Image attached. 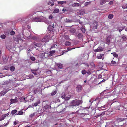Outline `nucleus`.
<instances>
[{"label": "nucleus", "instance_id": "f257e3e1", "mask_svg": "<svg viewBox=\"0 0 127 127\" xmlns=\"http://www.w3.org/2000/svg\"><path fill=\"white\" fill-rule=\"evenodd\" d=\"M28 19L27 18L24 19L23 20V23H24V26H23L22 27V33L23 35H26L25 37H24L25 39H29L34 40L36 39V37L35 36H32V35L30 34L29 36H28V35L29 34V31L28 29H26L25 26L26 25L29 23L28 21Z\"/></svg>", "mask_w": 127, "mask_h": 127}, {"label": "nucleus", "instance_id": "f03ea898", "mask_svg": "<svg viewBox=\"0 0 127 127\" xmlns=\"http://www.w3.org/2000/svg\"><path fill=\"white\" fill-rule=\"evenodd\" d=\"M83 102L82 100L75 99L72 101L71 104L72 105L74 106H78L81 104Z\"/></svg>", "mask_w": 127, "mask_h": 127}, {"label": "nucleus", "instance_id": "7ed1b4c3", "mask_svg": "<svg viewBox=\"0 0 127 127\" xmlns=\"http://www.w3.org/2000/svg\"><path fill=\"white\" fill-rule=\"evenodd\" d=\"M43 18L44 17L43 16H40L37 17H35L32 18V21L33 22H40L43 21Z\"/></svg>", "mask_w": 127, "mask_h": 127}, {"label": "nucleus", "instance_id": "20e7f679", "mask_svg": "<svg viewBox=\"0 0 127 127\" xmlns=\"http://www.w3.org/2000/svg\"><path fill=\"white\" fill-rule=\"evenodd\" d=\"M9 57L7 56H5L3 57V62L4 64L7 63L8 61Z\"/></svg>", "mask_w": 127, "mask_h": 127}, {"label": "nucleus", "instance_id": "39448f33", "mask_svg": "<svg viewBox=\"0 0 127 127\" xmlns=\"http://www.w3.org/2000/svg\"><path fill=\"white\" fill-rule=\"evenodd\" d=\"M90 118V116L89 114H87L85 115L83 119L85 121H88L89 120Z\"/></svg>", "mask_w": 127, "mask_h": 127}, {"label": "nucleus", "instance_id": "423d86ee", "mask_svg": "<svg viewBox=\"0 0 127 127\" xmlns=\"http://www.w3.org/2000/svg\"><path fill=\"white\" fill-rule=\"evenodd\" d=\"M17 97H15L14 99H10L11 102H10V104H11L12 103H14L18 101V100L17 99Z\"/></svg>", "mask_w": 127, "mask_h": 127}, {"label": "nucleus", "instance_id": "0eeeda50", "mask_svg": "<svg viewBox=\"0 0 127 127\" xmlns=\"http://www.w3.org/2000/svg\"><path fill=\"white\" fill-rule=\"evenodd\" d=\"M103 48L102 47H98L97 49H95L94 51L95 52H98L102 51L103 50Z\"/></svg>", "mask_w": 127, "mask_h": 127}, {"label": "nucleus", "instance_id": "6e6552de", "mask_svg": "<svg viewBox=\"0 0 127 127\" xmlns=\"http://www.w3.org/2000/svg\"><path fill=\"white\" fill-rule=\"evenodd\" d=\"M82 87L81 85L77 86L76 88V91L78 92H79L81 91L82 89Z\"/></svg>", "mask_w": 127, "mask_h": 127}, {"label": "nucleus", "instance_id": "1a4fd4ad", "mask_svg": "<svg viewBox=\"0 0 127 127\" xmlns=\"http://www.w3.org/2000/svg\"><path fill=\"white\" fill-rule=\"evenodd\" d=\"M71 6L73 7H80L81 6V4L80 3H74L71 4Z\"/></svg>", "mask_w": 127, "mask_h": 127}, {"label": "nucleus", "instance_id": "9d476101", "mask_svg": "<svg viewBox=\"0 0 127 127\" xmlns=\"http://www.w3.org/2000/svg\"><path fill=\"white\" fill-rule=\"evenodd\" d=\"M97 23L96 22H94L92 25V26L93 27V29H97Z\"/></svg>", "mask_w": 127, "mask_h": 127}, {"label": "nucleus", "instance_id": "9b49d317", "mask_svg": "<svg viewBox=\"0 0 127 127\" xmlns=\"http://www.w3.org/2000/svg\"><path fill=\"white\" fill-rule=\"evenodd\" d=\"M85 110L84 109H81L77 111V112L79 113V115L82 114L84 112Z\"/></svg>", "mask_w": 127, "mask_h": 127}, {"label": "nucleus", "instance_id": "f8f14e48", "mask_svg": "<svg viewBox=\"0 0 127 127\" xmlns=\"http://www.w3.org/2000/svg\"><path fill=\"white\" fill-rule=\"evenodd\" d=\"M8 91V90L7 89L4 90L3 91L0 92V95H3L6 93H7Z\"/></svg>", "mask_w": 127, "mask_h": 127}, {"label": "nucleus", "instance_id": "ddd939ff", "mask_svg": "<svg viewBox=\"0 0 127 127\" xmlns=\"http://www.w3.org/2000/svg\"><path fill=\"white\" fill-rule=\"evenodd\" d=\"M18 111L17 110L15 109L11 111V113L12 115H16L17 114Z\"/></svg>", "mask_w": 127, "mask_h": 127}, {"label": "nucleus", "instance_id": "4468645a", "mask_svg": "<svg viewBox=\"0 0 127 127\" xmlns=\"http://www.w3.org/2000/svg\"><path fill=\"white\" fill-rule=\"evenodd\" d=\"M40 102V100L39 99H38L37 100V101L36 102L33 103L32 104V105L36 106L38 104H39Z\"/></svg>", "mask_w": 127, "mask_h": 127}, {"label": "nucleus", "instance_id": "2eb2a0df", "mask_svg": "<svg viewBox=\"0 0 127 127\" xmlns=\"http://www.w3.org/2000/svg\"><path fill=\"white\" fill-rule=\"evenodd\" d=\"M104 54H101L99 55H98L97 56V58L98 59H102L103 60V57L104 56Z\"/></svg>", "mask_w": 127, "mask_h": 127}, {"label": "nucleus", "instance_id": "dca6fc26", "mask_svg": "<svg viewBox=\"0 0 127 127\" xmlns=\"http://www.w3.org/2000/svg\"><path fill=\"white\" fill-rule=\"evenodd\" d=\"M56 51L55 50H52L49 52V53L50 54H49L47 55V56H52L53 54L55 53Z\"/></svg>", "mask_w": 127, "mask_h": 127}, {"label": "nucleus", "instance_id": "f3484780", "mask_svg": "<svg viewBox=\"0 0 127 127\" xmlns=\"http://www.w3.org/2000/svg\"><path fill=\"white\" fill-rule=\"evenodd\" d=\"M78 38L79 39H81L83 37V35L81 33H79L77 35Z\"/></svg>", "mask_w": 127, "mask_h": 127}, {"label": "nucleus", "instance_id": "a211bd4d", "mask_svg": "<svg viewBox=\"0 0 127 127\" xmlns=\"http://www.w3.org/2000/svg\"><path fill=\"white\" fill-rule=\"evenodd\" d=\"M51 37L50 35H47L45 36L43 39L45 40H48L49 39H51Z\"/></svg>", "mask_w": 127, "mask_h": 127}, {"label": "nucleus", "instance_id": "6ab92c4d", "mask_svg": "<svg viewBox=\"0 0 127 127\" xmlns=\"http://www.w3.org/2000/svg\"><path fill=\"white\" fill-rule=\"evenodd\" d=\"M69 32L71 33H74L75 32L76 30L74 28L71 29L70 30Z\"/></svg>", "mask_w": 127, "mask_h": 127}, {"label": "nucleus", "instance_id": "aec40b11", "mask_svg": "<svg viewBox=\"0 0 127 127\" xmlns=\"http://www.w3.org/2000/svg\"><path fill=\"white\" fill-rule=\"evenodd\" d=\"M106 2L105 0H100V5H102Z\"/></svg>", "mask_w": 127, "mask_h": 127}, {"label": "nucleus", "instance_id": "412c9836", "mask_svg": "<svg viewBox=\"0 0 127 127\" xmlns=\"http://www.w3.org/2000/svg\"><path fill=\"white\" fill-rule=\"evenodd\" d=\"M125 119V118H120L118 119L117 120L118 122H121L124 121Z\"/></svg>", "mask_w": 127, "mask_h": 127}, {"label": "nucleus", "instance_id": "4be33fe9", "mask_svg": "<svg viewBox=\"0 0 127 127\" xmlns=\"http://www.w3.org/2000/svg\"><path fill=\"white\" fill-rule=\"evenodd\" d=\"M71 44V42L68 41H66L65 43V45L66 46H69Z\"/></svg>", "mask_w": 127, "mask_h": 127}, {"label": "nucleus", "instance_id": "5701e85b", "mask_svg": "<svg viewBox=\"0 0 127 127\" xmlns=\"http://www.w3.org/2000/svg\"><path fill=\"white\" fill-rule=\"evenodd\" d=\"M54 2H51V1H49L48 3V5H50L51 6H53L54 5Z\"/></svg>", "mask_w": 127, "mask_h": 127}, {"label": "nucleus", "instance_id": "b1692460", "mask_svg": "<svg viewBox=\"0 0 127 127\" xmlns=\"http://www.w3.org/2000/svg\"><path fill=\"white\" fill-rule=\"evenodd\" d=\"M124 29V27H120L118 28V30L119 32H120L122 31Z\"/></svg>", "mask_w": 127, "mask_h": 127}, {"label": "nucleus", "instance_id": "393cba45", "mask_svg": "<svg viewBox=\"0 0 127 127\" xmlns=\"http://www.w3.org/2000/svg\"><path fill=\"white\" fill-rule=\"evenodd\" d=\"M57 66L58 68H62L63 67V66L62 64L61 63L57 64Z\"/></svg>", "mask_w": 127, "mask_h": 127}, {"label": "nucleus", "instance_id": "a878e982", "mask_svg": "<svg viewBox=\"0 0 127 127\" xmlns=\"http://www.w3.org/2000/svg\"><path fill=\"white\" fill-rule=\"evenodd\" d=\"M37 71V69H36L35 70H32V72L33 74H34L35 75H37V74L36 72Z\"/></svg>", "mask_w": 127, "mask_h": 127}, {"label": "nucleus", "instance_id": "bb28decb", "mask_svg": "<svg viewBox=\"0 0 127 127\" xmlns=\"http://www.w3.org/2000/svg\"><path fill=\"white\" fill-rule=\"evenodd\" d=\"M80 12L81 14L83 15L85 13V10L84 9H82L80 11Z\"/></svg>", "mask_w": 127, "mask_h": 127}, {"label": "nucleus", "instance_id": "cd10ccee", "mask_svg": "<svg viewBox=\"0 0 127 127\" xmlns=\"http://www.w3.org/2000/svg\"><path fill=\"white\" fill-rule=\"evenodd\" d=\"M23 112L22 111H19L18 112L17 114H16V115H23Z\"/></svg>", "mask_w": 127, "mask_h": 127}, {"label": "nucleus", "instance_id": "c85d7f7f", "mask_svg": "<svg viewBox=\"0 0 127 127\" xmlns=\"http://www.w3.org/2000/svg\"><path fill=\"white\" fill-rule=\"evenodd\" d=\"M81 30L82 32L83 33H85L86 32V29L83 27H82L81 28Z\"/></svg>", "mask_w": 127, "mask_h": 127}, {"label": "nucleus", "instance_id": "c756f323", "mask_svg": "<svg viewBox=\"0 0 127 127\" xmlns=\"http://www.w3.org/2000/svg\"><path fill=\"white\" fill-rule=\"evenodd\" d=\"M10 69L11 71H13L15 69V67L14 66H11L10 68Z\"/></svg>", "mask_w": 127, "mask_h": 127}, {"label": "nucleus", "instance_id": "7c9ffc66", "mask_svg": "<svg viewBox=\"0 0 127 127\" xmlns=\"http://www.w3.org/2000/svg\"><path fill=\"white\" fill-rule=\"evenodd\" d=\"M66 1H59L58 2V3L59 4H62L64 3H66Z\"/></svg>", "mask_w": 127, "mask_h": 127}, {"label": "nucleus", "instance_id": "2f4dec72", "mask_svg": "<svg viewBox=\"0 0 127 127\" xmlns=\"http://www.w3.org/2000/svg\"><path fill=\"white\" fill-rule=\"evenodd\" d=\"M113 17V15L112 14H110L108 16V18L110 19H111Z\"/></svg>", "mask_w": 127, "mask_h": 127}, {"label": "nucleus", "instance_id": "473e14b6", "mask_svg": "<svg viewBox=\"0 0 127 127\" xmlns=\"http://www.w3.org/2000/svg\"><path fill=\"white\" fill-rule=\"evenodd\" d=\"M59 11V10L57 8L55 9L53 12L54 13H58Z\"/></svg>", "mask_w": 127, "mask_h": 127}, {"label": "nucleus", "instance_id": "72a5a7b5", "mask_svg": "<svg viewBox=\"0 0 127 127\" xmlns=\"http://www.w3.org/2000/svg\"><path fill=\"white\" fill-rule=\"evenodd\" d=\"M19 40H14V41H13V46L14 47H15V44L16 43V42L17 43H18L19 42Z\"/></svg>", "mask_w": 127, "mask_h": 127}, {"label": "nucleus", "instance_id": "f704fd0d", "mask_svg": "<svg viewBox=\"0 0 127 127\" xmlns=\"http://www.w3.org/2000/svg\"><path fill=\"white\" fill-rule=\"evenodd\" d=\"M61 97L63 98H65V93H62L61 94Z\"/></svg>", "mask_w": 127, "mask_h": 127}, {"label": "nucleus", "instance_id": "c9c22d12", "mask_svg": "<svg viewBox=\"0 0 127 127\" xmlns=\"http://www.w3.org/2000/svg\"><path fill=\"white\" fill-rule=\"evenodd\" d=\"M87 72V71L85 69L83 70L82 71V73L83 75L85 74Z\"/></svg>", "mask_w": 127, "mask_h": 127}, {"label": "nucleus", "instance_id": "e433bc0d", "mask_svg": "<svg viewBox=\"0 0 127 127\" xmlns=\"http://www.w3.org/2000/svg\"><path fill=\"white\" fill-rule=\"evenodd\" d=\"M86 114V113H84L82 114H81V115H80L79 116L81 118L83 119V118H84L85 115Z\"/></svg>", "mask_w": 127, "mask_h": 127}, {"label": "nucleus", "instance_id": "4c0bfd02", "mask_svg": "<svg viewBox=\"0 0 127 127\" xmlns=\"http://www.w3.org/2000/svg\"><path fill=\"white\" fill-rule=\"evenodd\" d=\"M73 22V21L72 20L69 19H67L65 21V22L66 23H72V22Z\"/></svg>", "mask_w": 127, "mask_h": 127}, {"label": "nucleus", "instance_id": "58836bf2", "mask_svg": "<svg viewBox=\"0 0 127 127\" xmlns=\"http://www.w3.org/2000/svg\"><path fill=\"white\" fill-rule=\"evenodd\" d=\"M57 44H53L52 46L51 47V48L50 49V50H51L52 48H54L55 47V45L57 46Z\"/></svg>", "mask_w": 127, "mask_h": 127}, {"label": "nucleus", "instance_id": "ea45409f", "mask_svg": "<svg viewBox=\"0 0 127 127\" xmlns=\"http://www.w3.org/2000/svg\"><path fill=\"white\" fill-rule=\"evenodd\" d=\"M30 59L32 61H34L35 60V58L33 56L31 57H30Z\"/></svg>", "mask_w": 127, "mask_h": 127}, {"label": "nucleus", "instance_id": "a19ab883", "mask_svg": "<svg viewBox=\"0 0 127 127\" xmlns=\"http://www.w3.org/2000/svg\"><path fill=\"white\" fill-rule=\"evenodd\" d=\"M34 45H35V46H39L40 45H41V44L40 43L38 44V43H34Z\"/></svg>", "mask_w": 127, "mask_h": 127}, {"label": "nucleus", "instance_id": "79ce46f5", "mask_svg": "<svg viewBox=\"0 0 127 127\" xmlns=\"http://www.w3.org/2000/svg\"><path fill=\"white\" fill-rule=\"evenodd\" d=\"M6 37V36L4 34L0 36V37L3 39H4Z\"/></svg>", "mask_w": 127, "mask_h": 127}, {"label": "nucleus", "instance_id": "37998d69", "mask_svg": "<svg viewBox=\"0 0 127 127\" xmlns=\"http://www.w3.org/2000/svg\"><path fill=\"white\" fill-rule=\"evenodd\" d=\"M107 107V105H104L103 106H101V108L103 110H105L106 109H103V108H105L106 107Z\"/></svg>", "mask_w": 127, "mask_h": 127}, {"label": "nucleus", "instance_id": "c03bdc74", "mask_svg": "<svg viewBox=\"0 0 127 127\" xmlns=\"http://www.w3.org/2000/svg\"><path fill=\"white\" fill-rule=\"evenodd\" d=\"M65 100L66 101L69 100L70 99V97H66L64 98Z\"/></svg>", "mask_w": 127, "mask_h": 127}, {"label": "nucleus", "instance_id": "a18cd8bd", "mask_svg": "<svg viewBox=\"0 0 127 127\" xmlns=\"http://www.w3.org/2000/svg\"><path fill=\"white\" fill-rule=\"evenodd\" d=\"M56 93V91H54L52 92L51 93V95L52 96L54 95Z\"/></svg>", "mask_w": 127, "mask_h": 127}, {"label": "nucleus", "instance_id": "49530a36", "mask_svg": "<svg viewBox=\"0 0 127 127\" xmlns=\"http://www.w3.org/2000/svg\"><path fill=\"white\" fill-rule=\"evenodd\" d=\"M10 33V34L11 35H14L15 34V32L14 31H11Z\"/></svg>", "mask_w": 127, "mask_h": 127}, {"label": "nucleus", "instance_id": "de8ad7c7", "mask_svg": "<svg viewBox=\"0 0 127 127\" xmlns=\"http://www.w3.org/2000/svg\"><path fill=\"white\" fill-rule=\"evenodd\" d=\"M122 8L124 9H126L127 8V5L126 4L125 5H123L122 6Z\"/></svg>", "mask_w": 127, "mask_h": 127}, {"label": "nucleus", "instance_id": "09e8293b", "mask_svg": "<svg viewBox=\"0 0 127 127\" xmlns=\"http://www.w3.org/2000/svg\"><path fill=\"white\" fill-rule=\"evenodd\" d=\"M90 2H85V6H86L89 4H90Z\"/></svg>", "mask_w": 127, "mask_h": 127}, {"label": "nucleus", "instance_id": "8fccbe9b", "mask_svg": "<svg viewBox=\"0 0 127 127\" xmlns=\"http://www.w3.org/2000/svg\"><path fill=\"white\" fill-rule=\"evenodd\" d=\"M87 74H88V75H90L91 74V72L90 71V70L89 69V70H88L87 72Z\"/></svg>", "mask_w": 127, "mask_h": 127}, {"label": "nucleus", "instance_id": "3c124183", "mask_svg": "<svg viewBox=\"0 0 127 127\" xmlns=\"http://www.w3.org/2000/svg\"><path fill=\"white\" fill-rule=\"evenodd\" d=\"M64 37L66 40H68L69 39L68 35H65Z\"/></svg>", "mask_w": 127, "mask_h": 127}, {"label": "nucleus", "instance_id": "603ef678", "mask_svg": "<svg viewBox=\"0 0 127 127\" xmlns=\"http://www.w3.org/2000/svg\"><path fill=\"white\" fill-rule=\"evenodd\" d=\"M111 63L113 64H117L116 62L114 61H112L111 62Z\"/></svg>", "mask_w": 127, "mask_h": 127}, {"label": "nucleus", "instance_id": "864d4df0", "mask_svg": "<svg viewBox=\"0 0 127 127\" xmlns=\"http://www.w3.org/2000/svg\"><path fill=\"white\" fill-rule=\"evenodd\" d=\"M35 114V113H33L32 114H31L30 115V117H32L34 116Z\"/></svg>", "mask_w": 127, "mask_h": 127}, {"label": "nucleus", "instance_id": "5fc2aeb1", "mask_svg": "<svg viewBox=\"0 0 127 127\" xmlns=\"http://www.w3.org/2000/svg\"><path fill=\"white\" fill-rule=\"evenodd\" d=\"M9 68V66H5V69L6 70H9V69L8 68Z\"/></svg>", "mask_w": 127, "mask_h": 127}, {"label": "nucleus", "instance_id": "6e6d98bb", "mask_svg": "<svg viewBox=\"0 0 127 127\" xmlns=\"http://www.w3.org/2000/svg\"><path fill=\"white\" fill-rule=\"evenodd\" d=\"M107 42H106V44L109 45L110 44V40H107Z\"/></svg>", "mask_w": 127, "mask_h": 127}, {"label": "nucleus", "instance_id": "4d7b16f0", "mask_svg": "<svg viewBox=\"0 0 127 127\" xmlns=\"http://www.w3.org/2000/svg\"><path fill=\"white\" fill-rule=\"evenodd\" d=\"M18 124V123L17 121H16L14 122V125H15L17 124Z\"/></svg>", "mask_w": 127, "mask_h": 127}, {"label": "nucleus", "instance_id": "13d9d810", "mask_svg": "<svg viewBox=\"0 0 127 127\" xmlns=\"http://www.w3.org/2000/svg\"><path fill=\"white\" fill-rule=\"evenodd\" d=\"M53 16L52 15H50L49 17V19H52L53 18Z\"/></svg>", "mask_w": 127, "mask_h": 127}, {"label": "nucleus", "instance_id": "bf43d9fd", "mask_svg": "<svg viewBox=\"0 0 127 127\" xmlns=\"http://www.w3.org/2000/svg\"><path fill=\"white\" fill-rule=\"evenodd\" d=\"M113 1H110L109 3V4L111 5L113 4Z\"/></svg>", "mask_w": 127, "mask_h": 127}, {"label": "nucleus", "instance_id": "052dcab7", "mask_svg": "<svg viewBox=\"0 0 127 127\" xmlns=\"http://www.w3.org/2000/svg\"><path fill=\"white\" fill-rule=\"evenodd\" d=\"M74 49V48H67V50H68L67 51H70L72 49Z\"/></svg>", "mask_w": 127, "mask_h": 127}, {"label": "nucleus", "instance_id": "680f3d73", "mask_svg": "<svg viewBox=\"0 0 127 127\" xmlns=\"http://www.w3.org/2000/svg\"><path fill=\"white\" fill-rule=\"evenodd\" d=\"M48 106H45L44 107V108H45V109H47L48 108Z\"/></svg>", "mask_w": 127, "mask_h": 127}, {"label": "nucleus", "instance_id": "e2e57ef3", "mask_svg": "<svg viewBox=\"0 0 127 127\" xmlns=\"http://www.w3.org/2000/svg\"><path fill=\"white\" fill-rule=\"evenodd\" d=\"M102 77V76L101 74H99L98 76V78H100Z\"/></svg>", "mask_w": 127, "mask_h": 127}, {"label": "nucleus", "instance_id": "0e129e2a", "mask_svg": "<svg viewBox=\"0 0 127 127\" xmlns=\"http://www.w3.org/2000/svg\"><path fill=\"white\" fill-rule=\"evenodd\" d=\"M122 38L123 39H126V37L124 36H123L122 37Z\"/></svg>", "mask_w": 127, "mask_h": 127}, {"label": "nucleus", "instance_id": "69168bd1", "mask_svg": "<svg viewBox=\"0 0 127 127\" xmlns=\"http://www.w3.org/2000/svg\"><path fill=\"white\" fill-rule=\"evenodd\" d=\"M114 56L115 57H118V55H117V54L115 53H114Z\"/></svg>", "mask_w": 127, "mask_h": 127}, {"label": "nucleus", "instance_id": "338daca9", "mask_svg": "<svg viewBox=\"0 0 127 127\" xmlns=\"http://www.w3.org/2000/svg\"><path fill=\"white\" fill-rule=\"evenodd\" d=\"M45 54V52H44V53H42V56H44Z\"/></svg>", "mask_w": 127, "mask_h": 127}, {"label": "nucleus", "instance_id": "774afa93", "mask_svg": "<svg viewBox=\"0 0 127 127\" xmlns=\"http://www.w3.org/2000/svg\"><path fill=\"white\" fill-rule=\"evenodd\" d=\"M92 65L93 66V67H95V65L93 63H92Z\"/></svg>", "mask_w": 127, "mask_h": 127}]
</instances>
